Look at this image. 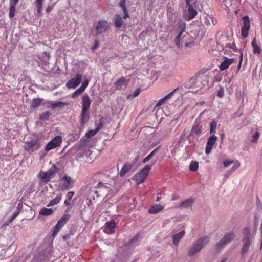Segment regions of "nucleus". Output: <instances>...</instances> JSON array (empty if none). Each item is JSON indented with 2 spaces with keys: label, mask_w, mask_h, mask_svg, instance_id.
I'll return each instance as SVG.
<instances>
[{
  "label": "nucleus",
  "mask_w": 262,
  "mask_h": 262,
  "mask_svg": "<svg viewBox=\"0 0 262 262\" xmlns=\"http://www.w3.org/2000/svg\"><path fill=\"white\" fill-rule=\"evenodd\" d=\"M251 45L253 47V51L254 53L258 54L261 53V50L260 47L256 43L255 38L253 39Z\"/></svg>",
  "instance_id": "cd10ccee"
},
{
  "label": "nucleus",
  "mask_w": 262,
  "mask_h": 262,
  "mask_svg": "<svg viewBox=\"0 0 262 262\" xmlns=\"http://www.w3.org/2000/svg\"><path fill=\"white\" fill-rule=\"evenodd\" d=\"M49 103L50 104V108L52 110H54L56 108H62L67 105V103L61 101H51L49 102Z\"/></svg>",
  "instance_id": "5701e85b"
},
{
  "label": "nucleus",
  "mask_w": 262,
  "mask_h": 262,
  "mask_svg": "<svg viewBox=\"0 0 262 262\" xmlns=\"http://www.w3.org/2000/svg\"><path fill=\"white\" fill-rule=\"evenodd\" d=\"M99 131V129H94L93 130H90L88 131L85 134V136L88 138H91L94 136L97 132Z\"/></svg>",
  "instance_id": "72a5a7b5"
},
{
  "label": "nucleus",
  "mask_w": 262,
  "mask_h": 262,
  "mask_svg": "<svg viewBox=\"0 0 262 262\" xmlns=\"http://www.w3.org/2000/svg\"><path fill=\"white\" fill-rule=\"evenodd\" d=\"M40 147V145L38 141L35 139L27 141L24 145V149L27 151H34L37 150Z\"/></svg>",
  "instance_id": "423d86ee"
},
{
  "label": "nucleus",
  "mask_w": 262,
  "mask_h": 262,
  "mask_svg": "<svg viewBox=\"0 0 262 262\" xmlns=\"http://www.w3.org/2000/svg\"><path fill=\"white\" fill-rule=\"evenodd\" d=\"M128 84V80L124 77L118 79L114 83V87L117 90L125 89Z\"/></svg>",
  "instance_id": "f8f14e48"
},
{
  "label": "nucleus",
  "mask_w": 262,
  "mask_h": 262,
  "mask_svg": "<svg viewBox=\"0 0 262 262\" xmlns=\"http://www.w3.org/2000/svg\"><path fill=\"white\" fill-rule=\"evenodd\" d=\"M92 191L94 192V193L95 194L97 197L100 195V194L99 193V192H101L100 190L98 191L97 190H92Z\"/></svg>",
  "instance_id": "0e129e2a"
},
{
  "label": "nucleus",
  "mask_w": 262,
  "mask_h": 262,
  "mask_svg": "<svg viewBox=\"0 0 262 262\" xmlns=\"http://www.w3.org/2000/svg\"><path fill=\"white\" fill-rule=\"evenodd\" d=\"M217 140V137L215 135L209 137L205 149V152L207 154L211 152L213 146L215 144Z\"/></svg>",
  "instance_id": "ddd939ff"
},
{
  "label": "nucleus",
  "mask_w": 262,
  "mask_h": 262,
  "mask_svg": "<svg viewBox=\"0 0 262 262\" xmlns=\"http://www.w3.org/2000/svg\"><path fill=\"white\" fill-rule=\"evenodd\" d=\"M216 128V123L215 122H213L210 124V133L211 134H214L215 132Z\"/></svg>",
  "instance_id": "a19ab883"
},
{
  "label": "nucleus",
  "mask_w": 262,
  "mask_h": 262,
  "mask_svg": "<svg viewBox=\"0 0 262 262\" xmlns=\"http://www.w3.org/2000/svg\"><path fill=\"white\" fill-rule=\"evenodd\" d=\"M99 41L98 40H95V42H94V45L92 48V49H96L97 48H98V47L99 46Z\"/></svg>",
  "instance_id": "052dcab7"
},
{
  "label": "nucleus",
  "mask_w": 262,
  "mask_h": 262,
  "mask_svg": "<svg viewBox=\"0 0 262 262\" xmlns=\"http://www.w3.org/2000/svg\"><path fill=\"white\" fill-rule=\"evenodd\" d=\"M164 206L157 204L151 206L148 210V212L151 214H156L162 210Z\"/></svg>",
  "instance_id": "b1692460"
},
{
  "label": "nucleus",
  "mask_w": 262,
  "mask_h": 262,
  "mask_svg": "<svg viewBox=\"0 0 262 262\" xmlns=\"http://www.w3.org/2000/svg\"><path fill=\"white\" fill-rule=\"evenodd\" d=\"M260 134L258 132H256L254 135L252 136V139L251 142L256 143L258 139L259 138Z\"/></svg>",
  "instance_id": "58836bf2"
},
{
  "label": "nucleus",
  "mask_w": 262,
  "mask_h": 262,
  "mask_svg": "<svg viewBox=\"0 0 262 262\" xmlns=\"http://www.w3.org/2000/svg\"><path fill=\"white\" fill-rule=\"evenodd\" d=\"M18 1L19 0H10L9 13V16L10 18H12L15 15L16 11L15 7Z\"/></svg>",
  "instance_id": "aec40b11"
},
{
  "label": "nucleus",
  "mask_w": 262,
  "mask_h": 262,
  "mask_svg": "<svg viewBox=\"0 0 262 262\" xmlns=\"http://www.w3.org/2000/svg\"><path fill=\"white\" fill-rule=\"evenodd\" d=\"M140 93V89H137L135 92L133 93V97H135L139 95V94Z\"/></svg>",
  "instance_id": "13d9d810"
},
{
  "label": "nucleus",
  "mask_w": 262,
  "mask_h": 262,
  "mask_svg": "<svg viewBox=\"0 0 262 262\" xmlns=\"http://www.w3.org/2000/svg\"><path fill=\"white\" fill-rule=\"evenodd\" d=\"M115 227L116 224L115 221L114 220H111L106 222L102 228L105 233L108 234H111L114 233Z\"/></svg>",
  "instance_id": "9d476101"
},
{
  "label": "nucleus",
  "mask_w": 262,
  "mask_h": 262,
  "mask_svg": "<svg viewBox=\"0 0 262 262\" xmlns=\"http://www.w3.org/2000/svg\"><path fill=\"white\" fill-rule=\"evenodd\" d=\"M232 172L230 170L229 171H227L225 174V178L226 179L227 178L231 173Z\"/></svg>",
  "instance_id": "69168bd1"
},
{
  "label": "nucleus",
  "mask_w": 262,
  "mask_h": 262,
  "mask_svg": "<svg viewBox=\"0 0 262 262\" xmlns=\"http://www.w3.org/2000/svg\"><path fill=\"white\" fill-rule=\"evenodd\" d=\"M88 84V81H85V82H83L82 84H81V85L80 86V88L83 90V91L85 90V89L87 87Z\"/></svg>",
  "instance_id": "5fc2aeb1"
},
{
  "label": "nucleus",
  "mask_w": 262,
  "mask_h": 262,
  "mask_svg": "<svg viewBox=\"0 0 262 262\" xmlns=\"http://www.w3.org/2000/svg\"><path fill=\"white\" fill-rule=\"evenodd\" d=\"M233 58H228L227 57H225V60L222 62L221 65L219 67V69L221 71H224L228 68V67L233 63L234 62Z\"/></svg>",
  "instance_id": "412c9836"
},
{
  "label": "nucleus",
  "mask_w": 262,
  "mask_h": 262,
  "mask_svg": "<svg viewBox=\"0 0 262 262\" xmlns=\"http://www.w3.org/2000/svg\"><path fill=\"white\" fill-rule=\"evenodd\" d=\"M43 0H35L36 7L37 9V13H40L42 10Z\"/></svg>",
  "instance_id": "473e14b6"
},
{
  "label": "nucleus",
  "mask_w": 262,
  "mask_h": 262,
  "mask_svg": "<svg viewBox=\"0 0 262 262\" xmlns=\"http://www.w3.org/2000/svg\"><path fill=\"white\" fill-rule=\"evenodd\" d=\"M196 253V245H194L188 251V255L189 256H194Z\"/></svg>",
  "instance_id": "4c0bfd02"
},
{
  "label": "nucleus",
  "mask_w": 262,
  "mask_h": 262,
  "mask_svg": "<svg viewBox=\"0 0 262 262\" xmlns=\"http://www.w3.org/2000/svg\"><path fill=\"white\" fill-rule=\"evenodd\" d=\"M61 142V137L60 136H56L46 144L45 146L46 151H49L51 149L59 146Z\"/></svg>",
  "instance_id": "39448f33"
},
{
  "label": "nucleus",
  "mask_w": 262,
  "mask_h": 262,
  "mask_svg": "<svg viewBox=\"0 0 262 262\" xmlns=\"http://www.w3.org/2000/svg\"><path fill=\"white\" fill-rule=\"evenodd\" d=\"M95 188H99V189H102L103 188H105V186L104 185V183L99 182L95 187Z\"/></svg>",
  "instance_id": "603ef678"
},
{
  "label": "nucleus",
  "mask_w": 262,
  "mask_h": 262,
  "mask_svg": "<svg viewBox=\"0 0 262 262\" xmlns=\"http://www.w3.org/2000/svg\"><path fill=\"white\" fill-rule=\"evenodd\" d=\"M138 157H137L136 158V161L134 162V163H125L122 168H121L120 172V175L121 177L124 176L125 174H126L128 171H129L134 166L136 161L138 160Z\"/></svg>",
  "instance_id": "4468645a"
},
{
  "label": "nucleus",
  "mask_w": 262,
  "mask_h": 262,
  "mask_svg": "<svg viewBox=\"0 0 262 262\" xmlns=\"http://www.w3.org/2000/svg\"><path fill=\"white\" fill-rule=\"evenodd\" d=\"M74 195V191H69V192H68V193H67L68 200L69 201H71Z\"/></svg>",
  "instance_id": "3c124183"
},
{
  "label": "nucleus",
  "mask_w": 262,
  "mask_h": 262,
  "mask_svg": "<svg viewBox=\"0 0 262 262\" xmlns=\"http://www.w3.org/2000/svg\"><path fill=\"white\" fill-rule=\"evenodd\" d=\"M43 99L40 98H34L31 103V108L35 109L38 108L41 104Z\"/></svg>",
  "instance_id": "a878e982"
},
{
  "label": "nucleus",
  "mask_w": 262,
  "mask_h": 262,
  "mask_svg": "<svg viewBox=\"0 0 262 262\" xmlns=\"http://www.w3.org/2000/svg\"><path fill=\"white\" fill-rule=\"evenodd\" d=\"M228 47L230 48V49H232L233 50V51H237V49L236 48V46H235V44L234 43H231V44H229L228 45Z\"/></svg>",
  "instance_id": "4d7b16f0"
},
{
  "label": "nucleus",
  "mask_w": 262,
  "mask_h": 262,
  "mask_svg": "<svg viewBox=\"0 0 262 262\" xmlns=\"http://www.w3.org/2000/svg\"><path fill=\"white\" fill-rule=\"evenodd\" d=\"M19 213V210L16 211L14 213L13 216L11 217V220L13 221L14 219H15L17 217V216L18 215Z\"/></svg>",
  "instance_id": "864d4df0"
},
{
  "label": "nucleus",
  "mask_w": 262,
  "mask_h": 262,
  "mask_svg": "<svg viewBox=\"0 0 262 262\" xmlns=\"http://www.w3.org/2000/svg\"><path fill=\"white\" fill-rule=\"evenodd\" d=\"M83 92V90L80 87L77 89L73 94L72 97L75 98L79 94L82 93Z\"/></svg>",
  "instance_id": "37998d69"
},
{
  "label": "nucleus",
  "mask_w": 262,
  "mask_h": 262,
  "mask_svg": "<svg viewBox=\"0 0 262 262\" xmlns=\"http://www.w3.org/2000/svg\"><path fill=\"white\" fill-rule=\"evenodd\" d=\"M166 101H167L166 99H165V97H164L163 98L160 99L158 101V102L156 105V106H160L164 104L166 102Z\"/></svg>",
  "instance_id": "8fccbe9b"
},
{
  "label": "nucleus",
  "mask_w": 262,
  "mask_h": 262,
  "mask_svg": "<svg viewBox=\"0 0 262 262\" xmlns=\"http://www.w3.org/2000/svg\"><path fill=\"white\" fill-rule=\"evenodd\" d=\"M62 180L64 181L62 184V187L66 190H69L73 186V182L70 177L64 176L62 177Z\"/></svg>",
  "instance_id": "6ab92c4d"
},
{
  "label": "nucleus",
  "mask_w": 262,
  "mask_h": 262,
  "mask_svg": "<svg viewBox=\"0 0 262 262\" xmlns=\"http://www.w3.org/2000/svg\"><path fill=\"white\" fill-rule=\"evenodd\" d=\"M196 78L195 77H191L189 81L186 83V85L188 87H192L195 84Z\"/></svg>",
  "instance_id": "e433bc0d"
},
{
  "label": "nucleus",
  "mask_w": 262,
  "mask_h": 262,
  "mask_svg": "<svg viewBox=\"0 0 262 262\" xmlns=\"http://www.w3.org/2000/svg\"><path fill=\"white\" fill-rule=\"evenodd\" d=\"M185 234V232L184 231H182L180 232L175 234L172 236V242L176 246H178L179 242L184 236Z\"/></svg>",
  "instance_id": "4be33fe9"
},
{
  "label": "nucleus",
  "mask_w": 262,
  "mask_h": 262,
  "mask_svg": "<svg viewBox=\"0 0 262 262\" xmlns=\"http://www.w3.org/2000/svg\"><path fill=\"white\" fill-rule=\"evenodd\" d=\"M235 237V234L234 232L230 231L226 233L215 245V249L217 251H220L223 249L228 244L233 241Z\"/></svg>",
  "instance_id": "f03ea898"
},
{
  "label": "nucleus",
  "mask_w": 262,
  "mask_h": 262,
  "mask_svg": "<svg viewBox=\"0 0 262 262\" xmlns=\"http://www.w3.org/2000/svg\"><path fill=\"white\" fill-rule=\"evenodd\" d=\"M186 5L188 7V12L185 15V17L187 20H189L193 18L196 15V11L193 9L190 3H189V4H186Z\"/></svg>",
  "instance_id": "2eb2a0df"
},
{
  "label": "nucleus",
  "mask_w": 262,
  "mask_h": 262,
  "mask_svg": "<svg viewBox=\"0 0 262 262\" xmlns=\"http://www.w3.org/2000/svg\"><path fill=\"white\" fill-rule=\"evenodd\" d=\"M122 24V17L120 15H117L115 19V26L118 28H120L121 27Z\"/></svg>",
  "instance_id": "c756f323"
},
{
  "label": "nucleus",
  "mask_w": 262,
  "mask_h": 262,
  "mask_svg": "<svg viewBox=\"0 0 262 262\" xmlns=\"http://www.w3.org/2000/svg\"><path fill=\"white\" fill-rule=\"evenodd\" d=\"M109 30L110 26L108 22L105 20L99 21L96 27L97 34H99L107 32Z\"/></svg>",
  "instance_id": "0eeeda50"
},
{
  "label": "nucleus",
  "mask_w": 262,
  "mask_h": 262,
  "mask_svg": "<svg viewBox=\"0 0 262 262\" xmlns=\"http://www.w3.org/2000/svg\"><path fill=\"white\" fill-rule=\"evenodd\" d=\"M223 95V91L222 90V91H219L217 96L221 98V97H222Z\"/></svg>",
  "instance_id": "774afa93"
},
{
  "label": "nucleus",
  "mask_w": 262,
  "mask_h": 262,
  "mask_svg": "<svg viewBox=\"0 0 262 262\" xmlns=\"http://www.w3.org/2000/svg\"><path fill=\"white\" fill-rule=\"evenodd\" d=\"M233 163V160H225L223 162V165L225 167H228L229 166H230Z\"/></svg>",
  "instance_id": "09e8293b"
},
{
  "label": "nucleus",
  "mask_w": 262,
  "mask_h": 262,
  "mask_svg": "<svg viewBox=\"0 0 262 262\" xmlns=\"http://www.w3.org/2000/svg\"><path fill=\"white\" fill-rule=\"evenodd\" d=\"M53 212V210L52 209L43 207L40 210L39 214L44 216H48L52 214Z\"/></svg>",
  "instance_id": "c85d7f7f"
},
{
  "label": "nucleus",
  "mask_w": 262,
  "mask_h": 262,
  "mask_svg": "<svg viewBox=\"0 0 262 262\" xmlns=\"http://www.w3.org/2000/svg\"><path fill=\"white\" fill-rule=\"evenodd\" d=\"M91 100L88 94H85L82 97V109L89 110L91 104Z\"/></svg>",
  "instance_id": "f3484780"
},
{
  "label": "nucleus",
  "mask_w": 262,
  "mask_h": 262,
  "mask_svg": "<svg viewBox=\"0 0 262 262\" xmlns=\"http://www.w3.org/2000/svg\"><path fill=\"white\" fill-rule=\"evenodd\" d=\"M13 221L11 220V218L8 220L3 225V226H8Z\"/></svg>",
  "instance_id": "e2e57ef3"
},
{
  "label": "nucleus",
  "mask_w": 262,
  "mask_h": 262,
  "mask_svg": "<svg viewBox=\"0 0 262 262\" xmlns=\"http://www.w3.org/2000/svg\"><path fill=\"white\" fill-rule=\"evenodd\" d=\"M103 127V123L102 122H99V123L97 124V127L95 129H99V130L102 128Z\"/></svg>",
  "instance_id": "680f3d73"
},
{
  "label": "nucleus",
  "mask_w": 262,
  "mask_h": 262,
  "mask_svg": "<svg viewBox=\"0 0 262 262\" xmlns=\"http://www.w3.org/2000/svg\"><path fill=\"white\" fill-rule=\"evenodd\" d=\"M55 172L52 171L51 169H50L47 172L44 174V177L42 178L46 179V177L50 178L52 175L54 174Z\"/></svg>",
  "instance_id": "de8ad7c7"
},
{
  "label": "nucleus",
  "mask_w": 262,
  "mask_h": 262,
  "mask_svg": "<svg viewBox=\"0 0 262 262\" xmlns=\"http://www.w3.org/2000/svg\"><path fill=\"white\" fill-rule=\"evenodd\" d=\"M243 238L242 239V248L241 249V254L244 256L249 251L251 245L253 237L251 234L249 227H245L243 230Z\"/></svg>",
  "instance_id": "f257e3e1"
},
{
  "label": "nucleus",
  "mask_w": 262,
  "mask_h": 262,
  "mask_svg": "<svg viewBox=\"0 0 262 262\" xmlns=\"http://www.w3.org/2000/svg\"><path fill=\"white\" fill-rule=\"evenodd\" d=\"M80 123L84 125L90 119V113L88 110H81L80 113Z\"/></svg>",
  "instance_id": "a211bd4d"
},
{
  "label": "nucleus",
  "mask_w": 262,
  "mask_h": 262,
  "mask_svg": "<svg viewBox=\"0 0 262 262\" xmlns=\"http://www.w3.org/2000/svg\"><path fill=\"white\" fill-rule=\"evenodd\" d=\"M82 77L81 74H77L76 78H72L67 82V86L69 88H76L81 82Z\"/></svg>",
  "instance_id": "9b49d317"
},
{
  "label": "nucleus",
  "mask_w": 262,
  "mask_h": 262,
  "mask_svg": "<svg viewBox=\"0 0 262 262\" xmlns=\"http://www.w3.org/2000/svg\"><path fill=\"white\" fill-rule=\"evenodd\" d=\"M194 202V201L193 200L188 199L180 203L178 205V207L182 208L191 207Z\"/></svg>",
  "instance_id": "393cba45"
},
{
  "label": "nucleus",
  "mask_w": 262,
  "mask_h": 262,
  "mask_svg": "<svg viewBox=\"0 0 262 262\" xmlns=\"http://www.w3.org/2000/svg\"><path fill=\"white\" fill-rule=\"evenodd\" d=\"M63 226L57 222L53 230V236H55Z\"/></svg>",
  "instance_id": "f704fd0d"
},
{
  "label": "nucleus",
  "mask_w": 262,
  "mask_h": 262,
  "mask_svg": "<svg viewBox=\"0 0 262 262\" xmlns=\"http://www.w3.org/2000/svg\"><path fill=\"white\" fill-rule=\"evenodd\" d=\"M196 128L195 127L194 125L192 128L191 134H196Z\"/></svg>",
  "instance_id": "338daca9"
},
{
  "label": "nucleus",
  "mask_w": 262,
  "mask_h": 262,
  "mask_svg": "<svg viewBox=\"0 0 262 262\" xmlns=\"http://www.w3.org/2000/svg\"><path fill=\"white\" fill-rule=\"evenodd\" d=\"M189 169L192 171H196V161H192L190 164Z\"/></svg>",
  "instance_id": "ea45409f"
},
{
  "label": "nucleus",
  "mask_w": 262,
  "mask_h": 262,
  "mask_svg": "<svg viewBox=\"0 0 262 262\" xmlns=\"http://www.w3.org/2000/svg\"><path fill=\"white\" fill-rule=\"evenodd\" d=\"M51 113L48 111H45L42 113L39 116V119L41 121H48Z\"/></svg>",
  "instance_id": "2f4dec72"
},
{
  "label": "nucleus",
  "mask_w": 262,
  "mask_h": 262,
  "mask_svg": "<svg viewBox=\"0 0 262 262\" xmlns=\"http://www.w3.org/2000/svg\"><path fill=\"white\" fill-rule=\"evenodd\" d=\"M179 88H177L175 89L173 91L169 93L168 94H167L166 96H165V99H166V100H168V99H170L172 96L173 95V94L179 90Z\"/></svg>",
  "instance_id": "79ce46f5"
},
{
  "label": "nucleus",
  "mask_w": 262,
  "mask_h": 262,
  "mask_svg": "<svg viewBox=\"0 0 262 262\" xmlns=\"http://www.w3.org/2000/svg\"><path fill=\"white\" fill-rule=\"evenodd\" d=\"M200 23L202 25L199 26V31L198 33V36L200 35L202 38L204 36L206 32L203 26L204 25H208L210 24V22L205 14H203V15L200 16Z\"/></svg>",
  "instance_id": "6e6552de"
},
{
  "label": "nucleus",
  "mask_w": 262,
  "mask_h": 262,
  "mask_svg": "<svg viewBox=\"0 0 262 262\" xmlns=\"http://www.w3.org/2000/svg\"><path fill=\"white\" fill-rule=\"evenodd\" d=\"M119 6L122 8L125 7V0H121L119 2Z\"/></svg>",
  "instance_id": "6e6d98bb"
},
{
  "label": "nucleus",
  "mask_w": 262,
  "mask_h": 262,
  "mask_svg": "<svg viewBox=\"0 0 262 262\" xmlns=\"http://www.w3.org/2000/svg\"><path fill=\"white\" fill-rule=\"evenodd\" d=\"M181 35L182 33L181 32H180L179 34L177 36L174 40L176 45L178 47V48H180V40Z\"/></svg>",
  "instance_id": "a18cd8bd"
},
{
  "label": "nucleus",
  "mask_w": 262,
  "mask_h": 262,
  "mask_svg": "<svg viewBox=\"0 0 262 262\" xmlns=\"http://www.w3.org/2000/svg\"><path fill=\"white\" fill-rule=\"evenodd\" d=\"M241 163L239 161H236L234 165L232 166L230 170L231 172H233L236 169H237L238 167H240Z\"/></svg>",
  "instance_id": "c03bdc74"
},
{
  "label": "nucleus",
  "mask_w": 262,
  "mask_h": 262,
  "mask_svg": "<svg viewBox=\"0 0 262 262\" xmlns=\"http://www.w3.org/2000/svg\"><path fill=\"white\" fill-rule=\"evenodd\" d=\"M178 28L181 30L180 32L182 33V32L184 31L185 29V24L183 21H180L178 24Z\"/></svg>",
  "instance_id": "49530a36"
},
{
  "label": "nucleus",
  "mask_w": 262,
  "mask_h": 262,
  "mask_svg": "<svg viewBox=\"0 0 262 262\" xmlns=\"http://www.w3.org/2000/svg\"><path fill=\"white\" fill-rule=\"evenodd\" d=\"M151 168V166L146 165L138 173L134 176L135 180L138 183H142L146 179L149 171Z\"/></svg>",
  "instance_id": "20e7f679"
},
{
  "label": "nucleus",
  "mask_w": 262,
  "mask_h": 262,
  "mask_svg": "<svg viewBox=\"0 0 262 262\" xmlns=\"http://www.w3.org/2000/svg\"><path fill=\"white\" fill-rule=\"evenodd\" d=\"M61 196H62L61 194H60L58 195L57 196H56L54 199L51 200L49 202V203L47 204V206L51 207V206L58 204L60 202V201L61 199Z\"/></svg>",
  "instance_id": "bb28decb"
},
{
  "label": "nucleus",
  "mask_w": 262,
  "mask_h": 262,
  "mask_svg": "<svg viewBox=\"0 0 262 262\" xmlns=\"http://www.w3.org/2000/svg\"><path fill=\"white\" fill-rule=\"evenodd\" d=\"M157 150V148L155 149L152 152H151L146 157H145L143 160V163H145L149 161L151 158L154 156L155 152Z\"/></svg>",
  "instance_id": "c9c22d12"
},
{
  "label": "nucleus",
  "mask_w": 262,
  "mask_h": 262,
  "mask_svg": "<svg viewBox=\"0 0 262 262\" xmlns=\"http://www.w3.org/2000/svg\"><path fill=\"white\" fill-rule=\"evenodd\" d=\"M53 8V6H48L46 9V11L47 13H49L52 10Z\"/></svg>",
  "instance_id": "bf43d9fd"
},
{
  "label": "nucleus",
  "mask_w": 262,
  "mask_h": 262,
  "mask_svg": "<svg viewBox=\"0 0 262 262\" xmlns=\"http://www.w3.org/2000/svg\"><path fill=\"white\" fill-rule=\"evenodd\" d=\"M243 26L241 29V35L244 38H246L248 35V31L250 29V21L248 16H245L243 18Z\"/></svg>",
  "instance_id": "1a4fd4ad"
},
{
  "label": "nucleus",
  "mask_w": 262,
  "mask_h": 262,
  "mask_svg": "<svg viewBox=\"0 0 262 262\" xmlns=\"http://www.w3.org/2000/svg\"><path fill=\"white\" fill-rule=\"evenodd\" d=\"M235 237V234L234 232L230 231L226 233L215 245V249L217 251H220L223 249L228 244L233 241Z\"/></svg>",
  "instance_id": "7ed1b4c3"
},
{
  "label": "nucleus",
  "mask_w": 262,
  "mask_h": 262,
  "mask_svg": "<svg viewBox=\"0 0 262 262\" xmlns=\"http://www.w3.org/2000/svg\"><path fill=\"white\" fill-rule=\"evenodd\" d=\"M70 215L68 214H64L62 217L57 222L59 224L63 226L69 220Z\"/></svg>",
  "instance_id": "7c9ffc66"
},
{
  "label": "nucleus",
  "mask_w": 262,
  "mask_h": 262,
  "mask_svg": "<svg viewBox=\"0 0 262 262\" xmlns=\"http://www.w3.org/2000/svg\"><path fill=\"white\" fill-rule=\"evenodd\" d=\"M210 237L204 236L198 239V252L202 249L209 241Z\"/></svg>",
  "instance_id": "dca6fc26"
}]
</instances>
